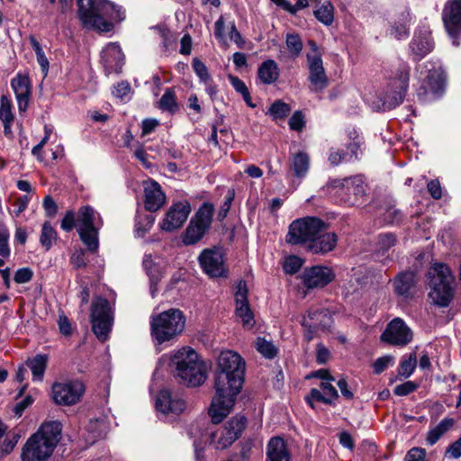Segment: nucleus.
Listing matches in <instances>:
<instances>
[{"mask_svg": "<svg viewBox=\"0 0 461 461\" xmlns=\"http://www.w3.org/2000/svg\"><path fill=\"white\" fill-rule=\"evenodd\" d=\"M245 367V360L235 351L224 350L219 355L213 374L215 395L209 409L212 423H221L233 408L242 389Z\"/></svg>", "mask_w": 461, "mask_h": 461, "instance_id": "1", "label": "nucleus"}, {"mask_svg": "<svg viewBox=\"0 0 461 461\" xmlns=\"http://www.w3.org/2000/svg\"><path fill=\"white\" fill-rule=\"evenodd\" d=\"M104 222L101 215L90 205L79 207L77 212L68 210L60 221V229L71 232L75 228L81 241L91 252L99 248V230Z\"/></svg>", "mask_w": 461, "mask_h": 461, "instance_id": "2", "label": "nucleus"}, {"mask_svg": "<svg viewBox=\"0 0 461 461\" xmlns=\"http://www.w3.org/2000/svg\"><path fill=\"white\" fill-rule=\"evenodd\" d=\"M168 366L175 379L187 387H198L207 378L204 362L191 347H183L174 351Z\"/></svg>", "mask_w": 461, "mask_h": 461, "instance_id": "3", "label": "nucleus"}, {"mask_svg": "<svg viewBox=\"0 0 461 461\" xmlns=\"http://www.w3.org/2000/svg\"><path fill=\"white\" fill-rule=\"evenodd\" d=\"M60 437V422L50 421L41 424L23 446L21 461H47L52 456Z\"/></svg>", "mask_w": 461, "mask_h": 461, "instance_id": "4", "label": "nucleus"}, {"mask_svg": "<svg viewBox=\"0 0 461 461\" xmlns=\"http://www.w3.org/2000/svg\"><path fill=\"white\" fill-rule=\"evenodd\" d=\"M429 296L436 305L447 307L454 296L455 277L445 264H434L428 272Z\"/></svg>", "mask_w": 461, "mask_h": 461, "instance_id": "5", "label": "nucleus"}, {"mask_svg": "<svg viewBox=\"0 0 461 461\" xmlns=\"http://www.w3.org/2000/svg\"><path fill=\"white\" fill-rule=\"evenodd\" d=\"M185 326L184 312L172 308L151 318L150 334L158 344H162L181 334Z\"/></svg>", "mask_w": 461, "mask_h": 461, "instance_id": "6", "label": "nucleus"}, {"mask_svg": "<svg viewBox=\"0 0 461 461\" xmlns=\"http://www.w3.org/2000/svg\"><path fill=\"white\" fill-rule=\"evenodd\" d=\"M77 16L83 28L108 32L113 30V23L105 20L109 3L105 0H77Z\"/></svg>", "mask_w": 461, "mask_h": 461, "instance_id": "7", "label": "nucleus"}, {"mask_svg": "<svg viewBox=\"0 0 461 461\" xmlns=\"http://www.w3.org/2000/svg\"><path fill=\"white\" fill-rule=\"evenodd\" d=\"M214 206L211 203H203L192 217L185 232L182 234V242L186 245L198 243L210 230Z\"/></svg>", "mask_w": 461, "mask_h": 461, "instance_id": "8", "label": "nucleus"}, {"mask_svg": "<svg viewBox=\"0 0 461 461\" xmlns=\"http://www.w3.org/2000/svg\"><path fill=\"white\" fill-rule=\"evenodd\" d=\"M326 223L317 217H304L294 221L286 235V241L292 245H304L323 230Z\"/></svg>", "mask_w": 461, "mask_h": 461, "instance_id": "9", "label": "nucleus"}, {"mask_svg": "<svg viewBox=\"0 0 461 461\" xmlns=\"http://www.w3.org/2000/svg\"><path fill=\"white\" fill-rule=\"evenodd\" d=\"M92 330L96 338L104 342L108 339L113 324V314L109 301L96 297L91 305Z\"/></svg>", "mask_w": 461, "mask_h": 461, "instance_id": "10", "label": "nucleus"}, {"mask_svg": "<svg viewBox=\"0 0 461 461\" xmlns=\"http://www.w3.org/2000/svg\"><path fill=\"white\" fill-rule=\"evenodd\" d=\"M328 187L348 205L357 204L366 193L364 181L360 176L330 179Z\"/></svg>", "mask_w": 461, "mask_h": 461, "instance_id": "11", "label": "nucleus"}, {"mask_svg": "<svg viewBox=\"0 0 461 461\" xmlns=\"http://www.w3.org/2000/svg\"><path fill=\"white\" fill-rule=\"evenodd\" d=\"M302 326L304 328V338L311 341L320 333L330 330L333 319L330 312L325 308H311L302 318Z\"/></svg>", "mask_w": 461, "mask_h": 461, "instance_id": "12", "label": "nucleus"}, {"mask_svg": "<svg viewBox=\"0 0 461 461\" xmlns=\"http://www.w3.org/2000/svg\"><path fill=\"white\" fill-rule=\"evenodd\" d=\"M409 72V68L404 67L396 77L390 80L387 89L380 96L384 111L393 109L403 101L408 88Z\"/></svg>", "mask_w": 461, "mask_h": 461, "instance_id": "13", "label": "nucleus"}, {"mask_svg": "<svg viewBox=\"0 0 461 461\" xmlns=\"http://www.w3.org/2000/svg\"><path fill=\"white\" fill-rule=\"evenodd\" d=\"M247 419L243 415H236L230 419L220 432H212L210 436L211 443L218 450L230 447L241 435L246 428Z\"/></svg>", "mask_w": 461, "mask_h": 461, "instance_id": "14", "label": "nucleus"}, {"mask_svg": "<svg viewBox=\"0 0 461 461\" xmlns=\"http://www.w3.org/2000/svg\"><path fill=\"white\" fill-rule=\"evenodd\" d=\"M335 272L328 266L308 267L299 276L302 285L307 289L323 288L335 279Z\"/></svg>", "mask_w": 461, "mask_h": 461, "instance_id": "15", "label": "nucleus"}, {"mask_svg": "<svg viewBox=\"0 0 461 461\" xmlns=\"http://www.w3.org/2000/svg\"><path fill=\"white\" fill-rule=\"evenodd\" d=\"M203 271L212 278L226 277L228 270L224 265L223 254L220 248L204 249L198 257Z\"/></svg>", "mask_w": 461, "mask_h": 461, "instance_id": "16", "label": "nucleus"}, {"mask_svg": "<svg viewBox=\"0 0 461 461\" xmlns=\"http://www.w3.org/2000/svg\"><path fill=\"white\" fill-rule=\"evenodd\" d=\"M84 393L85 385L78 380L55 383L52 385L53 400L59 405H74L79 402Z\"/></svg>", "mask_w": 461, "mask_h": 461, "instance_id": "17", "label": "nucleus"}, {"mask_svg": "<svg viewBox=\"0 0 461 461\" xmlns=\"http://www.w3.org/2000/svg\"><path fill=\"white\" fill-rule=\"evenodd\" d=\"M420 77L424 76V94L439 96L445 87V75L439 64L426 62L419 66Z\"/></svg>", "mask_w": 461, "mask_h": 461, "instance_id": "18", "label": "nucleus"}, {"mask_svg": "<svg viewBox=\"0 0 461 461\" xmlns=\"http://www.w3.org/2000/svg\"><path fill=\"white\" fill-rule=\"evenodd\" d=\"M248 292L246 282L243 280L239 281L234 293L235 315L240 320L245 329H251L255 324V319L248 300Z\"/></svg>", "mask_w": 461, "mask_h": 461, "instance_id": "19", "label": "nucleus"}, {"mask_svg": "<svg viewBox=\"0 0 461 461\" xmlns=\"http://www.w3.org/2000/svg\"><path fill=\"white\" fill-rule=\"evenodd\" d=\"M191 212V206L187 201L173 203L167 210L165 218L159 223L160 229L171 232L180 229L186 221Z\"/></svg>", "mask_w": 461, "mask_h": 461, "instance_id": "20", "label": "nucleus"}, {"mask_svg": "<svg viewBox=\"0 0 461 461\" xmlns=\"http://www.w3.org/2000/svg\"><path fill=\"white\" fill-rule=\"evenodd\" d=\"M381 339L389 344L402 347L411 341L412 332L402 319L395 318L389 322L381 335Z\"/></svg>", "mask_w": 461, "mask_h": 461, "instance_id": "21", "label": "nucleus"}, {"mask_svg": "<svg viewBox=\"0 0 461 461\" xmlns=\"http://www.w3.org/2000/svg\"><path fill=\"white\" fill-rule=\"evenodd\" d=\"M443 22L453 44L459 45L457 36L461 32V0H450L443 10Z\"/></svg>", "mask_w": 461, "mask_h": 461, "instance_id": "22", "label": "nucleus"}, {"mask_svg": "<svg viewBox=\"0 0 461 461\" xmlns=\"http://www.w3.org/2000/svg\"><path fill=\"white\" fill-rule=\"evenodd\" d=\"M434 49V41L431 38V32L426 25L420 26L414 32L410 42L411 56L414 61L423 59Z\"/></svg>", "mask_w": 461, "mask_h": 461, "instance_id": "23", "label": "nucleus"}, {"mask_svg": "<svg viewBox=\"0 0 461 461\" xmlns=\"http://www.w3.org/2000/svg\"><path fill=\"white\" fill-rule=\"evenodd\" d=\"M124 54L117 42H110L101 53V61L104 66V73L109 75L122 72L124 65Z\"/></svg>", "mask_w": 461, "mask_h": 461, "instance_id": "24", "label": "nucleus"}, {"mask_svg": "<svg viewBox=\"0 0 461 461\" xmlns=\"http://www.w3.org/2000/svg\"><path fill=\"white\" fill-rule=\"evenodd\" d=\"M156 409L164 414L172 413L178 415L185 409V402L171 391L162 389L158 392L156 398Z\"/></svg>", "mask_w": 461, "mask_h": 461, "instance_id": "25", "label": "nucleus"}, {"mask_svg": "<svg viewBox=\"0 0 461 461\" xmlns=\"http://www.w3.org/2000/svg\"><path fill=\"white\" fill-rule=\"evenodd\" d=\"M11 87L15 95L19 112H25L32 95V86L28 75L18 73L12 78Z\"/></svg>", "mask_w": 461, "mask_h": 461, "instance_id": "26", "label": "nucleus"}, {"mask_svg": "<svg viewBox=\"0 0 461 461\" xmlns=\"http://www.w3.org/2000/svg\"><path fill=\"white\" fill-rule=\"evenodd\" d=\"M143 185L145 209L151 212L158 211L166 203V194L161 185L153 179L145 181Z\"/></svg>", "mask_w": 461, "mask_h": 461, "instance_id": "27", "label": "nucleus"}, {"mask_svg": "<svg viewBox=\"0 0 461 461\" xmlns=\"http://www.w3.org/2000/svg\"><path fill=\"white\" fill-rule=\"evenodd\" d=\"M309 64V80L313 91H321L328 86V77L323 68L321 55L307 54Z\"/></svg>", "mask_w": 461, "mask_h": 461, "instance_id": "28", "label": "nucleus"}, {"mask_svg": "<svg viewBox=\"0 0 461 461\" xmlns=\"http://www.w3.org/2000/svg\"><path fill=\"white\" fill-rule=\"evenodd\" d=\"M337 244V235L328 231V224L320 231L306 247L307 250L313 254H327L333 250Z\"/></svg>", "mask_w": 461, "mask_h": 461, "instance_id": "29", "label": "nucleus"}, {"mask_svg": "<svg viewBox=\"0 0 461 461\" xmlns=\"http://www.w3.org/2000/svg\"><path fill=\"white\" fill-rule=\"evenodd\" d=\"M416 278L414 272L406 271L399 274L393 280L394 293L402 301L413 296Z\"/></svg>", "mask_w": 461, "mask_h": 461, "instance_id": "30", "label": "nucleus"}, {"mask_svg": "<svg viewBox=\"0 0 461 461\" xmlns=\"http://www.w3.org/2000/svg\"><path fill=\"white\" fill-rule=\"evenodd\" d=\"M267 461H290L291 456L282 438L276 437L267 445Z\"/></svg>", "mask_w": 461, "mask_h": 461, "instance_id": "31", "label": "nucleus"}, {"mask_svg": "<svg viewBox=\"0 0 461 461\" xmlns=\"http://www.w3.org/2000/svg\"><path fill=\"white\" fill-rule=\"evenodd\" d=\"M25 363L32 371V379L41 381L47 367L48 356L37 354L32 358H28Z\"/></svg>", "mask_w": 461, "mask_h": 461, "instance_id": "32", "label": "nucleus"}, {"mask_svg": "<svg viewBox=\"0 0 461 461\" xmlns=\"http://www.w3.org/2000/svg\"><path fill=\"white\" fill-rule=\"evenodd\" d=\"M455 424V420L452 418H445L434 428L430 429L427 434V443L433 446L438 440L447 432Z\"/></svg>", "mask_w": 461, "mask_h": 461, "instance_id": "33", "label": "nucleus"}, {"mask_svg": "<svg viewBox=\"0 0 461 461\" xmlns=\"http://www.w3.org/2000/svg\"><path fill=\"white\" fill-rule=\"evenodd\" d=\"M310 168V158L305 152H298L293 157L292 169L294 175L298 178L306 176Z\"/></svg>", "mask_w": 461, "mask_h": 461, "instance_id": "34", "label": "nucleus"}, {"mask_svg": "<svg viewBox=\"0 0 461 461\" xmlns=\"http://www.w3.org/2000/svg\"><path fill=\"white\" fill-rule=\"evenodd\" d=\"M411 21V15L409 12H403L401 15V18L398 22H395L394 24L390 29V35L397 40H402L408 37L409 35V28L408 24Z\"/></svg>", "mask_w": 461, "mask_h": 461, "instance_id": "35", "label": "nucleus"}, {"mask_svg": "<svg viewBox=\"0 0 461 461\" xmlns=\"http://www.w3.org/2000/svg\"><path fill=\"white\" fill-rule=\"evenodd\" d=\"M279 77V68L274 60L261 63V83L272 84Z\"/></svg>", "mask_w": 461, "mask_h": 461, "instance_id": "36", "label": "nucleus"}, {"mask_svg": "<svg viewBox=\"0 0 461 461\" xmlns=\"http://www.w3.org/2000/svg\"><path fill=\"white\" fill-rule=\"evenodd\" d=\"M159 109L168 112L171 114L176 113L179 105L176 102V93L173 88H167L161 98L159 99Z\"/></svg>", "mask_w": 461, "mask_h": 461, "instance_id": "37", "label": "nucleus"}, {"mask_svg": "<svg viewBox=\"0 0 461 461\" xmlns=\"http://www.w3.org/2000/svg\"><path fill=\"white\" fill-rule=\"evenodd\" d=\"M314 16L324 25H330L334 21V7L330 1L321 4L314 10Z\"/></svg>", "mask_w": 461, "mask_h": 461, "instance_id": "38", "label": "nucleus"}, {"mask_svg": "<svg viewBox=\"0 0 461 461\" xmlns=\"http://www.w3.org/2000/svg\"><path fill=\"white\" fill-rule=\"evenodd\" d=\"M58 239V233L52 227L50 221H45L42 224L40 243L46 251L50 250L52 247V242Z\"/></svg>", "mask_w": 461, "mask_h": 461, "instance_id": "39", "label": "nucleus"}, {"mask_svg": "<svg viewBox=\"0 0 461 461\" xmlns=\"http://www.w3.org/2000/svg\"><path fill=\"white\" fill-rule=\"evenodd\" d=\"M29 41L32 46V48L34 50L37 61L41 68V71L46 75L49 71L50 63L47 59V57L44 54V51L40 44V42L37 41V39L31 35L29 37Z\"/></svg>", "mask_w": 461, "mask_h": 461, "instance_id": "40", "label": "nucleus"}, {"mask_svg": "<svg viewBox=\"0 0 461 461\" xmlns=\"http://www.w3.org/2000/svg\"><path fill=\"white\" fill-rule=\"evenodd\" d=\"M280 353L279 345L271 339L261 338V357L273 360L278 357Z\"/></svg>", "mask_w": 461, "mask_h": 461, "instance_id": "41", "label": "nucleus"}, {"mask_svg": "<svg viewBox=\"0 0 461 461\" xmlns=\"http://www.w3.org/2000/svg\"><path fill=\"white\" fill-rule=\"evenodd\" d=\"M417 365V356L415 352L411 353L406 358H403L400 364L398 374L405 378L410 377Z\"/></svg>", "mask_w": 461, "mask_h": 461, "instance_id": "42", "label": "nucleus"}, {"mask_svg": "<svg viewBox=\"0 0 461 461\" xmlns=\"http://www.w3.org/2000/svg\"><path fill=\"white\" fill-rule=\"evenodd\" d=\"M304 261L300 257L291 255L285 258L283 261V269L285 274L294 275L303 267Z\"/></svg>", "mask_w": 461, "mask_h": 461, "instance_id": "43", "label": "nucleus"}, {"mask_svg": "<svg viewBox=\"0 0 461 461\" xmlns=\"http://www.w3.org/2000/svg\"><path fill=\"white\" fill-rule=\"evenodd\" d=\"M290 111L291 108L287 104L282 102L281 100H277L272 104L267 113H269L273 119L276 120L286 117Z\"/></svg>", "mask_w": 461, "mask_h": 461, "instance_id": "44", "label": "nucleus"}, {"mask_svg": "<svg viewBox=\"0 0 461 461\" xmlns=\"http://www.w3.org/2000/svg\"><path fill=\"white\" fill-rule=\"evenodd\" d=\"M12 102L5 95L1 96L0 100V121L1 122H14V116L12 112Z\"/></svg>", "mask_w": 461, "mask_h": 461, "instance_id": "45", "label": "nucleus"}, {"mask_svg": "<svg viewBox=\"0 0 461 461\" xmlns=\"http://www.w3.org/2000/svg\"><path fill=\"white\" fill-rule=\"evenodd\" d=\"M10 232L8 228L0 224V256L4 258L10 257L11 249L9 247Z\"/></svg>", "mask_w": 461, "mask_h": 461, "instance_id": "46", "label": "nucleus"}, {"mask_svg": "<svg viewBox=\"0 0 461 461\" xmlns=\"http://www.w3.org/2000/svg\"><path fill=\"white\" fill-rule=\"evenodd\" d=\"M193 69L201 82L210 81L211 75L205 64L198 58H194L192 62Z\"/></svg>", "mask_w": 461, "mask_h": 461, "instance_id": "47", "label": "nucleus"}, {"mask_svg": "<svg viewBox=\"0 0 461 461\" xmlns=\"http://www.w3.org/2000/svg\"><path fill=\"white\" fill-rule=\"evenodd\" d=\"M328 159L332 166H338L341 162L351 161L349 153L344 149H331Z\"/></svg>", "mask_w": 461, "mask_h": 461, "instance_id": "48", "label": "nucleus"}, {"mask_svg": "<svg viewBox=\"0 0 461 461\" xmlns=\"http://www.w3.org/2000/svg\"><path fill=\"white\" fill-rule=\"evenodd\" d=\"M286 46L293 55L298 56L303 50V42L300 36L298 34H287Z\"/></svg>", "mask_w": 461, "mask_h": 461, "instance_id": "49", "label": "nucleus"}, {"mask_svg": "<svg viewBox=\"0 0 461 461\" xmlns=\"http://www.w3.org/2000/svg\"><path fill=\"white\" fill-rule=\"evenodd\" d=\"M234 197H235V190L233 188L228 189L227 194L224 197V202L221 205V208L218 212V220L219 221H222L227 216V214L230 211V205L232 203V201L234 200Z\"/></svg>", "mask_w": 461, "mask_h": 461, "instance_id": "50", "label": "nucleus"}, {"mask_svg": "<svg viewBox=\"0 0 461 461\" xmlns=\"http://www.w3.org/2000/svg\"><path fill=\"white\" fill-rule=\"evenodd\" d=\"M21 435L19 433L14 432L11 438H5L0 448V455L5 456L10 454L17 445Z\"/></svg>", "mask_w": 461, "mask_h": 461, "instance_id": "51", "label": "nucleus"}, {"mask_svg": "<svg viewBox=\"0 0 461 461\" xmlns=\"http://www.w3.org/2000/svg\"><path fill=\"white\" fill-rule=\"evenodd\" d=\"M396 243V237L393 233H382L377 237V246L380 249L385 251Z\"/></svg>", "mask_w": 461, "mask_h": 461, "instance_id": "52", "label": "nucleus"}, {"mask_svg": "<svg viewBox=\"0 0 461 461\" xmlns=\"http://www.w3.org/2000/svg\"><path fill=\"white\" fill-rule=\"evenodd\" d=\"M418 386V384L415 382L407 381L395 386L393 393L399 396H405L416 391Z\"/></svg>", "mask_w": 461, "mask_h": 461, "instance_id": "53", "label": "nucleus"}, {"mask_svg": "<svg viewBox=\"0 0 461 461\" xmlns=\"http://www.w3.org/2000/svg\"><path fill=\"white\" fill-rule=\"evenodd\" d=\"M393 362H394L393 357L389 355H386V356L377 358L373 365L375 373L381 374L388 366H393Z\"/></svg>", "mask_w": 461, "mask_h": 461, "instance_id": "54", "label": "nucleus"}, {"mask_svg": "<svg viewBox=\"0 0 461 461\" xmlns=\"http://www.w3.org/2000/svg\"><path fill=\"white\" fill-rule=\"evenodd\" d=\"M321 402L324 403L330 404L331 399L327 397L319 389L313 388L311 390L310 394L306 397V402L313 408V402Z\"/></svg>", "mask_w": 461, "mask_h": 461, "instance_id": "55", "label": "nucleus"}, {"mask_svg": "<svg viewBox=\"0 0 461 461\" xmlns=\"http://www.w3.org/2000/svg\"><path fill=\"white\" fill-rule=\"evenodd\" d=\"M33 277V272L30 267H22L14 273V280L17 284H25Z\"/></svg>", "mask_w": 461, "mask_h": 461, "instance_id": "56", "label": "nucleus"}, {"mask_svg": "<svg viewBox=\"0 0 461 461\" xmlns=\"http://www.w3.org/2000/svg\"><path fill=\"white\" fill-rule=\"evenodd\" d=\"M288 123L291 130L301 131L305 125L304 116L302 112L297 111L294 113Z\"/></svg>", "mask_w": 461, "mask_h": 461, "instance_id": "57", "label": "nucleus"}, {"mask_svg": "<svg viewBox=\"0 0 461 461\" xmlns=\"http://www.w3.org/2000/svg\"><path fill=\"white\" fill-rule=\"evenodd\" d=\"M426 454L424 448L415 447L407 452L404 461H426Z\"/></svg>", "mask_w": 461, "mask_h": 461, "instance_id": "58", "label": "nucleus"}, {"mask_svg": "<svg viewBox=\"0 0 461 461\" xmlns=\"http://www.w3.org/2000/svg\"><path fill=\"white\" fill-rule=\"evenodd\" d=\"M131 90V87L130 83L127 81H122L118 83L116 86H114L113 94L117 98L123 100L124 98L129 96Z\"/></svg>", "mask_w": 461, "mask_h": 461, "instance_id": "59", "label": "nucleus"}, {"mask_svg": "<svg viewBox=\"0 0 461 461\" xmlns=\"http://www.w3.org/2000/svg\"><path fill=\"white\" fill-rule=\"evenodd\" d=\"M330 357V350L321 343L317 344L316 361L320 365L326 364Z\"/></svg>", "mask_w": 461, "mask_h": 461, "instance_id": "60", "label": "nucleus"}, {"mask_svg": "<svg viewBox=\"0 0 461 461\" xmlns=\"http://www.w3.org/2000/svg\"><path fill=\"white\" fill-rule=\"evenodd\" d=\"M384 221L390 224L398 223L402 219V213L394 207H389L384 214Z\"/></svg>", "mask_w": 461, "mask_h": 461, "instance_id": "61", "label": "nucleus"}, {"mask_svg": "<svg viewBox=\"0 0 461 461\" xmlns=\"http://www.w3.org/2000/svg\"><path fill=\"white\" fill-rule=\"evenodd\" d=\"M70 263L75 268H83L86 267V261L85 259V251L83 249L77 250L70 257Z\"/></svg>", "mask_w": 461, "mask_h": 461, "instance_id": "62", "label": "nucleus"}, {"mask_svg": "<svg viewBox=\"0 0 461 461\" xmlns=\"http://www.w3.org/2000/svg\"><path fill=\"white\" fill-rule=\"evenodd\" d=\"M159 125V122L154 118H147L144 119L141 122V135L146 136L152 131Z\"/></svg>", "mask_w": 461, "mask_h": 461, "instance_id": "63", "label": "nucleus"}, {"mask_svg": "<svg viewBox=\"0 0 461 461\" xmlns=\"http://www.w3.org/2000/svg\"><path fill=\"white\" fill-rule=\"evenodd\" d=\"M42 205L49 217H53L58 212V205L50 195L45 196Z\"/></svg>", "mask_w": 461, "mask_h": 461, "instance_id": "64", "label": "nucleus"}]
</instances>
